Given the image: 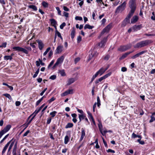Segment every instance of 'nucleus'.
<instances>
[{
	"instance_id": "10",
	"label": "nucleus",
	"mask_w": 155,
	"mask_h": 155,
	"mask_svg": "<svg viewBox=\"0 0 155 155\" xmlns=\"http://www.w3.org/2000/svg\"><path fill=\"white\" fill-rule=\"evenodd\" d=\"M133 14H131V13H129L128 14V15L127 17L125 18L124 21V22H125V25H124V23L122 25V26H125L126 25V24L129 23L130 22V19L131 17V16L133 15Z\"/></svg>"
},
{
	"instance_id": "12",
	"label": "nucleus",
	"mask_w": 155,
	"mask_h": 155,
	"mask_svg": "<svg viewBox=\"0 0 155 155\" xmlns=\"http://www.w3.org/2000/svg\"><path fill=\"white\" fill-rule=\"evenodd\" d=\"M147 51H142L141 52H140L137 54H135L134 56H132L131 58L132 59H135L139 57L140 55L143 54L146 52Z\"/></svg>"
},
{
	"instance_id": "14",
	"label": "nucleus",
	"mask_w": 155,
	"mask_h": 155,
	"mask_svg": "<svg viewBox=\"0 0 155 155\" xmlns=\"http://www.w3.org/2000/svg\"><path fill=\"white\" fill-rule=\"evenodd\" d=\"M107 69V68L105 69L103 68H101L98 71V74L100 76L102 75Z\"/></svg>"
},
{
	"instance_id": "55",
	"label": "nucleus",
	"mask_w": 155,
	"mask_h": 155,
	"mask_svg": "<svg viewBox=\"0 0 155 155\" xmlns=\"http://www.w3.org/2000/svg\"><path fill=\"white\" fill-rule=\"evenodd\" d=\"M16 148H17V144H15V145H14L12 153L16 152Z\"/></svg>"
},
{
	"instance_id": "20",
	"label": "nucleus",
	"mask_w": 155,
	"mask_h": 155,
	"mask_svg": "<svg viewBox=\"0 0 155 155\" xmlns=\"http://www.w3.org/2000/svg\"><path fill=\"white\" fill-rule=\"evenodd\" d=\"M133 52V51H130L129 52H127L126 53H125V54H123L121 57L120 58V60H122L124 59L128 55L130 54L131 53H132Z\"/></svg>"
},
{
	"instance_id": "15",
	"label": "nucleus",
	"mask_w": 155,
	"mask_h": 155,
	"mask_svg": "<svg viewBox=\"0 0 155 155\" xmlns=\"http://www.w3.org/2000/svg\"><path fill=\"white\" fill-rule=\"evenodd\" d=\"M107 40V37L104 38L99 43V45L101 47H103L105 45Z\"/></svg>"
},
{
	"instance_id": "48",
	"label": "nucleus",
	"mask_w": 155,
	"mask_h": 155,
	"mask_svg": "<svg viewBox=\"0 0 155 155\" xmlns=\"http://www.w3.org/2000/svg\"><path fill=\"white\" fill-rule=\"evenodd\" d=\"M55 98L53 97L51 98L48 101V102L49 103H50L52 102L53 101L55 100Z\"/></svg>"
},
{
	"instance_id": "19",
	"label": "nucleus",
	"mask_w": 155,
	"mask_h": 155,
	"mask_svg": "<svg viewBox=\"0 0 155 155\" xmlns=\"http://www.w3.org/2000/svg\"><path fill=\"white\" fill-rule=\"evenodd\" d=\"M138 19V18L137 16L135 15L132 18L131 20V23L134 24L136 22Z\"/></svg>"
},
{
	"instance_id": "59",
	"label": "nucleus",
	"mask_w": 155,
	"mask_h": 155,
	"mask_svg": "<svg viewBox=\"0 0 155 155\" xmlns=\"http://www.w3.org/2000/svg\"><path fill=\"white\" fill-rule=\"evenodd\" d=\"M107 151L108 153L110 152L113 153H114L115 152L114 150H112L111 149H108V150H107Z\"/></svg>"
},
{
	"instance_id": "29",
	"label": "nucleus",
	"mask_w": 155,
	"mask_h": 155,
	"mask_svg": "<svg viewBox=\"0 0 155 155\" xmlns=\"http://www.w3.org/2000/svg\"><path fill=\"white\" fill-rule=\"evenodd\" d=\"M73 124L71 123H68L67 125L65 126V128H71L73 127Z\"/></svg>"
},
{
	"instance_id": "21",
	"label": "nucleus",
	"mask_w": 155,
	"mask_h": 155,
	"mask_svg": "<svg viewBox=\"0 0 155 155\" xmlns=\"http://www.w3.org/2000/svg\"><path fill=\"white\" fill-rule=\"evenodd\" d=\"M75 81V79L73 78H71L68 79V85H70L73 83Z\"/></svg>"
},
{
	"instance_id": "16",
	"label": "nucleus",
	"mask_w": 155,
	"mask_h": 155,
	"mask_svg": "<svg viewBox=\"0 0 155 155\" xmlns=\"http://www.w3.org/2000/svg\"><path fill=\"white\" fill-rule=\"evenodd\" d=\"M85 136V133L84 130L82 128L81 129V136L80 137L79 141H81L83 139L84 137Z\"/></svg>"
},
{
	"instance_id": "38",
	"label": "nucleus",
	"mask_w": 155,
	"mask_h": 155,
	"mask_svg": "<svg viewBox=\"0 0 155 155\" xmlns=\"http://www.w3.org/2000/svg\"><path fill=\"white\" fill-rule=\"evenodd\" d=\"M57 112L56 111H53L50 113V114L51 116L52 117H54L56 115Z\"/></svg>"
},
{
	"instance_id": "18",
	"label": "nucleus",
	"mask_w": 155,
	"mask_h": 155,
	"mask_svg": "<svg viewBox=\"0 0 155 155\" xmlns=\"http://www.w3.org/2000/svg\"><path fill=\"white\" fill-rule=\"evenodd\" d=\"M11 140L10 141H9L5 145V146L4 147L2 151V154H3L5 152L6 150L7 149L8 146L9 145V144H10L11 142Z\"/></svg>"
},
{
	"instance_id": "5",
	"label": "nucleus",
	"mask_w": 155,
	"mask_h": 155,
	"mask_svg": "<svg viewBox=\"0 0 155 155\" xmlns=\"http://www.w3.org/2000/svg\"><path fill=\"white\" fill-rule=\"evenodd\" d=\"M112 24L110 23L107 26H106L101 32V35L98 37L100 38L101 36L103 35L105 32H108L112 28Z\"/></svg>"
},
{
	"instance_id": "33",
	"label": "nucleus",
	"mask_w": 155,
	"mask_h": 155,
	"mask_svg": "<svg viewBox=\"0 0 155 155\" xmlns=\"http://www.w3.org/2000/svg\"><path fill=\"white\" fill-rule=\"evenodd\" d=\"M69 141V137L68 135H66L64 138V143L65 144H67Z\"/></svg>"
},
{
	"instance_id": "53",
	"label": "nucleus",
	"mask_w": 155,
	"mask_h": 155,
	"mask_svg": "<svg viewBox=\"0 0 155 155\" xmlns=\"http://www.w3.org/2000/svg\"><path fill=\"white\" fill-rule=\"evenodd\" d=\"M54 62V60L52 61H51L49 65H48V68H49L52 66V65L53 64Z\"/></svg>"
},
{
	"instance_id": "39",
	"label": "nucleus",
	"mask_w": 155,
	"mask_h": 155,
	"mask_svg": "<svg viewBox=\"0 0 155 155\" xmlns=\"http://www.w3.org/2000/svg\"><path fill=\"white\" fill-rule=\"evenodd\" d=\"M7 45V43L6 42L3 43L0 45V48H5Z\"/></svg>"
},
{
	"instance_id": "22",
	"label": "nucleus",
	"mask_w": 155,
	"mask_h": 155,
	"mask_svg": "<svg viewBox=\"0 0 155 155\" xmlns=\"http://www.w3.org/2000/svg\"><path fill=\"white\" fill-rule=\"evenodd\" d=\"M75 31L74 30V28L71 31V38L72 39H73L75 36Z\"/></svg>"
},
{
	"instance_id": "27",
	"label": "nucleus",
	"mask_w": 155,
	"mask_h": 155,
	"mask_svg": "<svg viewBox=\"0 0 155 155\" xmlns=\"http://www.w3.org/2000/svg\"><path fill=\"white\" fill-rule=\"evenodd\" d=\"M28 6L29 8L32 9L35 11H36L37 10V8L35 5H28Z\"/></svg>"
},
{
	"instance_id": "11",
	"label": "nucleus",
	"mask_w": 155,
	"mask_h": 155,
	"mask_svg": "<svg viewBox=\"0 0 155 155\" xmlns=\"http://www.w3.org/2000/svg\"><path fill=\"white\" fill-rule=\"evenodd\" d=\"M142 27H143L141 24L139 25H135L132 27L133 31L134 32L138 30H140Z\"/></svg>"
},
{
	"instance_id": "61",
	"label": "nucleus",
	"mask_w": 155,
	"mask_h": 155,
	"mask_svg": "<svg viewBox=\"0 0 155 155\" xmlns=\"http://www.w3.org/2000/svg\"><path fill=\"white\" fill-rule=\"evenodd\" d=\"M67 95H68V93L67 92V91H66L64 92L63 93L61 94V96L62 97H64V96H66Z\"/></svg>"
},
{
	"instance_id": "28",
	"label": "nucleus",
	"mask_w": 155,
	"mask_h": 155,
	"mask_svg": "<svg viewBox=\"0 0 155 155\" xmlns=\"http://www.w3.org/2000/svg\"><path fill=\"white\" fill-rule=\"evenodd\" d=\"M86 117V116L83 114H79V122H80L82 120L84 119V118Z\"/></svg>"
},
{
	"instance_id": "25",
	"label": "nucleus",
	"mask_w": 155,
	"mask_h": 155,
	"mask_svg": "<svg viewBox=\"0 0 155 155\" xmlns=\"http://www.w3.org/2000/svg\"><path fill=\"white\" fill-rule=\"evenodd\" d=\"M59 72L60 73L61 75L62 76H64L66 75V74L64 69L59 70Z\"/></svg>"
},
{
	"instance_id": "47",
	"label": "nucleus",
	"mask_w": 155,
	"mask_h": 155,
	"mask_svg": "<svg viewBox=\"0 0 155 155\" xmlns=\"http://www.w3.org/2000/svg\"><path fill=\"white\" fill-rule=\"evenodd\" d=\"M14 142H12L11 144H10L9 148H8V152H9L11 149H12L13 144H14Z\"/></svg>"
},
{
	"instance_id": "7",
	"label": "nucleus",
	"mask_w": 155,
	"mask_h": 155,
	"mask_svg": "<svg viewBox=\"0 0 155 155\" xmlns=\"http://www.w3.org/2000/svg\"><path fill=\"white\" fill-rule=\"evenodd\" d=\"M91 54L89 55V58L88 60V61H90L93 58L96 57L98 55V53H97V51L95 49H94L92 51H91Z\"/></svg>"
},
{
	"instance_id": "31",
	"label": "nucleus",
	"mask_w": 155,
	"mask_h": 155,
	"mask_svg": "<svg viewBox=\"0 0 155 155\" xmlns=\"http://www.w3.org/2000/svg\"><path fill=\"white\" fill-rule=\"evenodd\" d=\"M3 95L5 96L6 97L8 98L10 100H12V98L11 95L8 94H3Z\"/></svg>"
},
{
	"instance_id": "56",
	"label": "nucleus",
	"mask_w": 155,
	"mask_h": 155,
	"mask_svg": "<svg viewBox=\"0 0 155 155\" xmlns=\"http://www.w3.org/2000/svg\"><path fill=\"white\" fill-rule=\"evenodd\" d=\"M102 139H103V143H104V146L105 147H107V148L108 147V146H107V143L105 141L104 138H103V137H102Z\"/></svg>"
},
{
	"instance_id": "4",
	"label": "nucleus",
	"mask_w": 155,
	"mask_h": 155,
	"mask_svg": "<svg viewBox=\"0 0 155 155\" xmlns=\"http://www.w3.org/2000/svg\"><path fill=\"white\" fill-rule=\"evenodd\" d=\"M112 24L110 23L107 26H106L101 32V35L98 37L100 38L101 36L103 35L105 32H108L112 28Z\"/></svg>"
},
{
	"instance_id": "24",
	"label": "nucleus",
	"mask_w": 155,
	"mask_h": 155,
	"mask_svg": "<svg viewBox=\"0 0 155 155\" xmlns=\"http://www.w3.org/2000/svg\"><path fill=\"white\" fill-rule=\"evenodd\" d=\"M64 57L63 56H61L57 60V61L58 62L59 64L62 63L64 60Z\"/></svg>"
},
{
	"instance_id": "17",
	"label": "nucleus",
	"mask_w": 155,
	"mask_h": 155,
	"mask_svg": "<svg viewBox=\"0 0 155 155\" xmlns=\"http://www.w3.org/2000/svg\"><path fill=\"white\" fill-rule=\"evenodd\" d=\"M63 46L62 45H59L58 46L56 49V53L58 54L61 53L62 51Z\"/></svg>"
},
{
	"instance_id": "41",
	"label": "nucleus",
	"mask_w": 155,
	"mask_h": 155,
	"mask_svg": "<svg viewBox=\"0 0 155 155\" xmlns=\"http://www.w3.org/2000/svg\"><path fill=\"white\" fill-rule=\"evenodd\" d=\"M153 115H152L151 116V119L149 121L150 123H151L155 120V117L153 116Z\"/></svg>"
},
{
	"instance_id": "30",
	"label": "nucleus",
	"mask_w": 155,
	"mask_h": 155,
	"mask_svg": "<svg viewBox=\"0 0 155 155\" xmlns=\"http://www.w3.org/2000/svg\"><path fill=\"white\" fill-rule=\"evenodd\" d=\"M12 58L11 57V56H10V55H5L4 57V59L5 60H8L9 59L11 60Z\"/></svg>"
},
{
	"instance_id": "57",
	"label": "nucleus",
	"mask_w": 155,
	"mask_h": 155,
	"mask_svg": "<svg viewBox=\"0 0 155 155\" xmlns=\"http://www.w3.org/2000/svg\"><path fill=\"white\" fill-rule=\"evenodd\" d=\"M59 64V63L57 61L55 63V64H54V65L53 67H52V69H54L57 66H58Z\"/></svg>"
},
{
	"instance_id": "36",
	"label": "nucleus",
	"mask_w": 155,
	"mask_h": 155,
	"mask_svg": "<svg viewBox=\"0 0 155 155\" xmlns=\"http://www.w3.org/2000/svg\"><path fill=\"white\" fill-rule=\"evenodd\" d=\"M97 106L98 107H99L101 105V101L99 96H97Z\"/></svg>"
},
{
	"instance_id": "64",
	"label": "nucleus",
	"mask_w": 155,
	"mask_h": 155,
	"mask_svg": "<svg viewBox=\"0 0 155 155\" xmlns=\"http://www.w3.org/2000/svg\"><path fill=\"white\" fill-rule=\"evenodd\" d=\"M121 70L123 72H125L127 71V68L125 67H123L122 68Z\"/></svg>"
},
{
	"instance_id": "1",
	"label": "nucleus",
	"mask_w": 155,
	"mask_h": 155,
	"mask_svg": "<svg viewBox=\"0 0 155 155\" xmlns=\"http://www.w3.org/2000/svg\"><path fill=\"white\" fill-rule=\"evenodd\" d=\"M152 42V41L151 40H147L143 41L137 43L134 46V47L135 48H141L147 45Z\"/></svg>"
},
{
	"instance_id": "23",
	"label": "nucleus",
	"mask_w": 155,
	"mask_h": 155,
	"mask_svg": "<svg viewBox=\"0 0 155 155\" xmlns=\"http://www.w3.org/2000/svg\"><path fill=\"white\" fill-rule=\"evenodd\" d=\"M94 28V26H91L89 24H86L84 26V29H86L87 28L89 29H92L93 28Z\"/></svg>"
},
{
	"instance_id": "44",
	"label": "nucleus",
	"mask_w": 155,
	"mask_h": 155,
	"mask_svg": "<svg viewBox=\"0 0 155 155\" xmlns=\"http://www.w3.org/2000/svg\"><path fill=\"white\" fill-rule=\"evenodd\" d=\"M68 93V94H72L73 93V89H69L66 91Z\"/></svg>"
},
{
	"instance_id": "26",
	"label": "nucleus",
	"mask_w": 155,
	"mask_h": 155,
	"mask_svg": "<svg viewBox=\"0 0 155 155\" xmlns=\"http://www.w3.org/2000/svg\"><path fill=\"white\" fill-rule=\"evenodd\" d=\"M50 21H51V24L53 26L55 25H57V22L54 19H50Z\"/></svg>"
},
{
	"instance_id": "34",
	"label": "nucleus",
	"mask_w": 155,
	"mask_h": 155,
	"mask_svg": "<svg viewBox=\"0 0 155 155\" xmlns=\"http://www.w3.org/2000/svg\"><path fill=\"white\" fill-rule=\"evenodd\" d=\"M55 35H57L58 37L60 38L61 39H62V38L61 37V34L57 30H56L55 31Z\"/></svg>"
},
{
	"instance_id": "8",
	"label": "nucleus",
	"mask_w": 155,
	"mask_h": 155,
	"mask_svg": "<svg viewBox=\"0 0 155 155\" xmlns=\"http://www.w3.org/2000/svg\"><path fill=\"white\" fill-rule=\"evenodd\" d=\"M13 49L15 51L22 52L25 54H28V51L27 50L18 46L14 47L13 48Z\"/></svg>"
},
{
	"instance_id": "42",
	"label": "nucleus",
	"mask_w": 155,
	"mask_h": 155,
	"mask_svg": "<svg viewBox=\"0 0 155 155\" xmlns=\"http://www.w3.org/2000/svg\"><path fill=\"white\" fill-rule=\"evenodd\" d=\"M87 113L88 115L89 118V119H93V118L91 114L89 111H87Z\"/></svg>"
},
{
	"instance_id": "58",
	"label": "nucleus",
	"mask_w": 155,
	"mask_h": 155,
	"mask_svg": "<svg viewBox=\"0 0 155 155\" xmlns=\"http://www.w3.org/2000/svg\"><path fill=\"white\" fill-rule=\"evenodd\" d=\"M63 15H64L66 18H68V17L69 14L68 13L66 12H64Z\"/></svg>"
},
{
	"instance_id": "6",
	"label": "nucleus",
	"mask_w": 155,
	"mask_h": 155,
	"mask_svg": "<svg viewBox=\"0 0 155 155\" xmlns=\"http://www.w3.org/2000/svg\"><path fill=\"white\" fill-rule=\"evenodd\" d=\"M131 44H130L126 45L121 46L118 48V50L122 52L124 51L129 49L131 48Z\"/></svg>"
},
{
	"instance_id": "40",
	"label": "nucleus",
	"mask_w": 155,
	"mask_h": 155,
	"mask_svg": "<svg viewBox=\"0 0 155 155\" xmlns=\"http://www.w3.org/2000/svg\"><path fill=\"white\" fill-rule=\"evenodd\" d=\"M111 74V73L109 72V73H108V74H105V75H104V76L103 77L105 79L106 78H107L109 76H110Z\"/></svg>"
},
{
	"instance_id": "49",
	"label": "nucleus",
	"mask_w": 155,
	"mask_h": 155,
	"mask_svg": "<svg viewBox=\"0 0 155 155\" xmlns=\"http://www.w3.org/2000/svg\"><path fill=\"white\" fill-rule=\"evenodd\" d=\"M66 25V23L65 22L63 23L60 26V28L61 29H63L64 27Z\"/></svg>"
},
{
	"instance_id": "60",
	"label": "nucleus",
	"mask_w": 155,
	"mask_h": 155,
	"mask_svg": "<svg viewBox=\"0 0 155 155\" xmlns=\"http://www.w3.org/2000/svg\"><path fill=\"white\" fill-rule=\"evenodd\" d=\"M80 58H77L74 59V62L75 64L77 63L80 60Z\"/></svg>"
},
{
	"instance_id": "46",
	"label": "nucleus",
	"mask_w": 155,
	"mask_h": 155,
	"mask_svg": "<svg viewBox=\"0 0 155 155\" xmlns=\"http://www.w3.org/2000/svg\"><path fill=\"white\" fill-rule=\"evenodd\" d=\"M75 20H80V21H82V18L80 16H77L75 17Z\"/></svg>"
},
{
	"instance_id": "32",
	"label": "nucleus",
	"mask_w": 155,
	"mask_h": 155,
	"mask_svg": "<svg viewBox=\"0 0 155 155\" xmlns=\"http://www.w3.org/2000/svg\"><path fill=\"white\" fill-rule=\"evenodd\" d=\"M132 137L133 138L138 137L140 139L141 138V137L140 135H137L136 134H135L134 133H133L132 134Z\"/></svg>"
},
{
	"instance_id": "35",
	"label": "nucleus",
	"mask_w": 155,
	"mask_h": 155,
	"mask_svg": "<svg viewBox=\"0 0 155 155\" xmlns=\"http://www.w3.org/2000/svg\"><path fill=\"white\" fill-rule=\"evenodd\" d=\"M42 4L43 6L45 8H47L48 6V3L45 1L43 2H42Z\"/></svg>"
},
{
	"instance_id": "43",
	"label": "nucleus",
	"mask_w": 155,
	"mask_h": 155,
	"mask_svg": "<svg viewBox=\"0 0 155 155\" xmlns=\"http://www.w3.org/2000/svg\"><path fill=\"white\" fill-rule=\"evenodd\" d=\"M41 109L39 107L38 109L36 110L32 114H35V115H36L41 110Z\"/></svg>"
},
{
	"instance_id": "2",
	"label": "nucleus",
	"mask_w": 155,
	"mask_h": 155,
	"mask_svg": "<svg viewBox=\"0 0 155 155\" xmlns=\"http://www.w3.org/2000/svg\"><path fill=\"white\" fill-rule=\"evenodd\" d=\"M136 0H130L129 3V7L130 9L129 13L134 14L136 8Z\"/></svg>"
},
{
	"instance_id": "9",
	"label": "nucleus",
	"mask_w": 155,
	"mask_h": 155,
	"mask_svg": "<svg viewBox=\"0 0 155 155\" xmlns=\"http://www.w3.org/2000/svg\"><path fill=\"white\" fill-rule=\"evenodd\" d=\"M11 126L10 125H8L2 130L0 131V134L2 136L5 133L8 132L11 128Z\"/></svg>"
},
{
	"instance_id": "13",
	"label": "nucleus",
	"mask_w": 155,
	"mask_h": 155,
	"mask_svg": "<svg viewBox=\"0 0 155 155\" xmlns=\"http://www.w3.org/2000/svg\"><path fill=\"white\" fill-rule=\"evenodd\" d=\"M36 41L38 43V48L40 50H42L43 49L44 45L41 40H37Z\"/></svg>"
},
{
	"instance_id": "54",
	"label": "nucleus",
	"mask_w": 155,
	"mask_h": 155,
	"mask_svg": "<svg viewBox=\"0 0 155 155\" xmlns=\"http://www.w3.org/2000/svg\"><path fill=\"white\" fill-rule=\"evenodd\" d=\"M56 78V76L55 75H52L50 76L49 78L51 79L54 80H55Z\"/></svg>"
},
{
	"instance_id": "51",
	"label": "nucleus",
	"mask_w": 155,
	"mask_h": 155,
	"mask_svg": "<svg viewBox=\"0 0 155 155\" xmlns=\"http://www.w3.org/2000/svg\"><path fill=\"white\" fill-rule=\"evenodd\" d=\"M53 54V51H50L48 54V58H51Z\"/></svg>"
},
{
	"instance_id": "3",
	"label": "nucleus",
	"mask_w": 155,
	"mask_h": 155,
	"mask_svg": "<svg viewBox=\"0 0 155 155\" xmlns=\"http://www.w3.org/2000/svg\"><path fill=\"white\" fill-rule=\"evenodd\" d=\"M126 4L125 2H124L121 5L118 6L116 8L115 12L116 13L121 12L124 10Z\"/></svg>"
},
{
	"instance_id": "37",
	"label": "nucleus",
	"mask_w": 155,
	"mask_h": 155,
	"mask_svg": "<svg viewBox=\"0 0 155 155\" xmlns=\"http://www.w3.org/2000/svg\"><path fill=\"white\" fill-rule=\"evenodd\" d=\"M104 79V78L103 77H102L101 78H99L98 79L96 80V81H95V83L97 84L99 82L101 81H102Z\"/></svg>"
},
{
	"instance_id": "63",
	"label": "nucleus",
	"mask_w": 155,
	"mask_h": 155,
	"mask_svg": "<svg viewBox=\"0 0 155 155\" xmlns=\"http://www.w3.org/2000/svg\"><path fill=\"white\" fill-rule=\"evenodd\" d=\"M98 127L100 130L102 128V124L100 122H99V123L98 124Z\"/></svg>"
},
{
	"instance_id": "62",
	"label": "nucleus",
	"mask_w": 155,
	"mask_h": 155,
	"mask_svg": "<svg viewBox=\"0 0 155 155\" xmlns=\"http://www.w3.org/2000/svg\"><path fill=\"white\" fill-rule=\"evenodd\" d=\"M30 132V131L29 130H28L25 132L23 134V136L25 137L27 136L28 134Z\"/></svg>"
},
{
	"instance_id": "50",
	"label": "nucleus",
	"mask_w": 155,
	"mask_h": 155,
	"mask_svg": "<svg viewBox=\"0 0 155 155\" xmlns=\"http://www.w3.org/2000/svg\"><path fill=\"white\" fill-rule=\"evenodd\" d=\"M81 39H82L81 37L80 36H78V37L77 39L78 43H79L81 42Z\"/></svg>"
},
{
	"instance_id": "45",
	"label": "nucleus",
	"mask_w": 155,
	"mask_h": 155,
	"mask_svg": "<svg viewBox=\"0 0 155 155\" xmlns=\"http://www.w3.org/2000/svg\"><path fill=\"white\" fill-rule=\"evenodd\" d=\"M9 135V134L6 135L3 138V139L0 141V143H2L4 140H5V139L8 137Z\"/></svg>"
},
{
	"instance_id": "52",
	"label": "nucleus",
	"mask_w": 155,
	"mask_h": 155,
	"mask_svg": "<svg viewBox=\"0 0 155 155\" xmlns=\"http://www.w3.org/2000/svg\"><path fill=\"white\" fill-rule=\"evenodd\" d=\"M56 9L58 11V14L59 15H61V12L60 11V8H59V7H56Z\"/></svg>"
}]
</instances>
